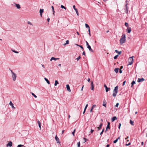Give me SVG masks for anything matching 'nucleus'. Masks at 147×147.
I'll return each instance as SVG.
<instances>
[{
	"instance_id": "f257e3e1",
	"label": "nucleus",
	"mask_w": 147,
	"mask_h": 147,
	"mask_svg": "<svg viewBox=\"0 0 147 147\" xmlns=\"http://www.w3.org/2000/svg\"><path fill=\"white\" fill-rule=\"evenodd\" d=\"M125 34H123L121 36V38L120 40V44L122 45L124 43L125 41Z\"/></svg>"
},
{
	"instance_id": "f03ea898",
	"label": "nucleus",
	"mask_w": 147,
	"mask_h": 147,
	"mask_svg": "<svg viewBox=\"0 0 147 147\" xmlns=\"http://www.w3.org/2000/svg\"><path fill=\"white\" fill-rule=\"evenodd\" d=\"M11 72V76L12 79V80L13 81H15L16 80L17 78L16 74L14 73L12 70H10Z\"/></svg>"
},
{
	"instance_id": "7ed1b4c3",
	"label": "nucleus",
	"mask_w": 147,
	"mask_h": 147,
	"mask_svg": "<svg viewBox=\"0 0 147 147\" xmlns=\"http://www.w3.org/2000/svg\"><path fill=\"white\" fill-rule=\"evenodd\" d=\"M118 86H117L115 87L113 91V97H115L116 96L118 92Z\"/></svg>"
},
{
	"instance_id": "20e7f679",
	"label": "nucleus",
	"mask_w": 147,
	"mask_h": 147,
	"mask_svg": "<svg viewBox=\"0 0 147 147\" xmlns=\"http://www.w3.org/2000/svg\"><path fill=\"white\" fill-rule=\"evenodd\" d=\"M133 56L130 57L128 59L129 65H131L133 62Z\"/></svg>"
},
{
	"instance_id": "39448f33",
	"label": "nucleus",
	"mask_w": 147,
	"mask_h": 147,
	"mask_svg": "<svg viewBox=\"0 0 147 147\" xmlns=\"http://www.w3.org/2000/svg\"><path fill=\"white\" fill-rule=\"evenodd\" d=\"M55 139L57 142V143H59L60 145V143L59 141V138L57 136V135H56L55 136Z\"/></svg>"
},
{
	"instance_id": "423d86ee",
	"label": "nucleus",
	"mask_w": 147,
	"mask_h": 147,
	"mask_svg": "<svg viewBox=\"0 0 147 147\" xmlns=\"http://www.w3.org/2000/svg\"><path fill=\"white\" fill-rule=\"evenodd\" d=\"M12 145V143L11 141H9V142L7 144L6 146L7 147H11Z\"/></svg>"
},
{
	"instance_id": "0eeeda50",
	"label": "nucleus",
	"mask_w": 147,
	"mask_h": 147,
	"mask_svg": "<svg viewBox=\"0 0 147 147\" xmlns=\"http://www.w3.org/2000/svg\"><path fill=\"white\" fill-rule=\"evenodd\" d=\"M14 4L17 9H20L21 8L20 5L19 4H17L14 3Z\"/></svg>"
},
{
	"instance_id": "6e6552de",
	"label": "nucleus",
	"mask_w": 147,
	"mask_h": 147,
	"mask_svg": "<svg viewBox=\"0 0 147 147\" xmlns=\"http://www.w3.org/2000/svg\"><path fill=\"white\" fill-rule=\"evenodd\" d=\"M104 86L105 88L106 91V92H108L109 90H110V88H108L106 84H104Z\"/></svg>"
},
{
	"instance_id": "1a4fd4ad",
	"label": "nucleus",
	"mask_w": 147,
	"mask_h": 147,
	"mask_svg": "<svg viewBox=\"0 0 147 147\" xmlns=\"http://www.w3.org/2000/svg\"><path fill=\"white\" fill-rule=\"evenodd\" d=\"M144 78H138V82H142L144 81Z\"/></svg>"
},
{
	"instance_id": "9d476101",
	"label": "nucleus",
	"mask_w": 147,
	"mask_h": 147,
	"mask_svg": "<svg viewBox=\"0 0 147 147\" xmlns=\"http://www.w3.org/2000/svg\"><path fill=\"white\" fill-rule=\"evenodd\" d=\"M59 58H55L53 57H52L51 59H50V61H52V60H54L55 61H56L57 60H59Z\"/></svg>"
},
{
	"instance_id": "9b49d317",
	"label": "nucleus",
	"mask_w": 147,
	"mask_h": 147,
	"mask_svg": "<svg viewBox=\"0 0 147 147\" xmlns=\"http://www.w3.org/2000/svg\"><path fill=\"white\" fill-rule=\"evenodd\" d=\"M87 47L89 49V51L92 52H93V51L92 49L90 46V45L87 46Z\"/></svg>"
},
{
	"instance_id": "f8f14e48",
	"label": "nucleus",
	"mask_w": 147,
	"mask_h": 147,
	"mask_svg": "<svg viewBox=\"0 0 147 147\" xmlns=\"http://www.w3.org/2000/svg\"><path fill=\"white\" fill-rule=\"evenodd\" d=\"M66 88L67 89V90L69 91V92H71V90L69 86V85L68 84H67L66 86Z\"/></svg>"
},
{
	"instance_id": "ddd939ff",
	"label": "nucleus",
	"mask_w": 147,
	"mask_h": 147,
	"mask_svg": "<svg viewBox=\"0 0 147 147\" xmlns=\"http://www.w3.org/2000/svg\"><path fill=\"white\" fill-rule=\"evenodd\" d=\"M9 105L11 106L12 108H13V109H15V107H14V106H13V103H12V102H11V101L9 103Z\"/></svg>"
},
{
	"instance_id": "4468645a",
	"label": "nucleus",
	"mask_w": 147,
	"mask_h": 147,
	"mask_svg": "<svg viewBox=\"0 0 147 147\" xmlns=\"http://www.w3.org/2000/svg\"><path fill=\"white\" fill-rule=\"evenodd\" d=\"M96 107V105H93L92 106V107L91 108V109H90V112H92L93 110V109L94 108V107Z\"/></svg>"
},
{
	"instance_id": "2eb2a0df",
	"label": "nucleus",
	"mask_w": 147,
	"mask_h": 147,
	"mask_svg": "<svg viewBox=\"0 0 147 147\" xmlns=\"http://www.w3.org/2000/svg\"><path fill=\"white\" fill-rule=\"evenodd\" d=\"M44 10L43 9H40L39 10V13L40 14V15L41 17L42 16V14Z\"/></svg>"
},
{
	"instance_id": "dca6fc26",
	"label": "nucleus",
	"mask_w": 147,
	"mask_h": 147,
	"mask_svg": "<svg viewBox=\"0 0 147 147\" xmlns=\"http://www.w3.org/2000/svg\"><path fill=\"white\" fill-rule=\"evenodd\" d=\"M102 124L101 123L100 125L99 126L97 127V128L98 129V130H99L102 127Z\"/></svg>"
},
{
	"instance_id": "f3484780",
	"label": "nucleus",
	"mask_w": 147,
	"mask_h": 147,
	"mask_svg": "<svg viewBox=\"0 0 147 147\" xmlns=\"http://www.w3.org/2000/svg\"><path fill=\"white\" fill-rule=\"evenodd\" d=\"M127 30V31L128 33H130L131 31V28L130 27H128Z\"/></svg>"
},
{
	"instance_id": "a211bd4d",
	"label": "nucleus",
	"mask_w": 147,
	"mask_h": 147,
	"mask_svg": "<svg viewBox=\"0 0 147 147\" xmlns=\"http://www.w3.org/2000/svg\"><path fill=\"white\" fill-rule=\"evenodd\" d=\"M106 102L105 100H104L103 102V105L105 107H106Z\"/></svg>"
},
{
	"instance_id": "6ab92c4d",
	"label": "nucleus",
	"mask_w": 147,
	"mask_h": 147,
	"mask_svg": "<svg viewBox=\"0 0 147 147\" xmlns=\"http://www.w3.org/2000/svg\"><path fill=\"white\" fill-rule=\"evenodd\" d=\"M110 123L109 122H108L107 123V129H110Z\"/></svg>"
},
{
	"instance_id": "aec40b11",
	"label": "nucleus",
	"mask_w": 147,
	"mask_h": 147,
	"mask_svg": "<svg viewBox=\"0 0 147 147\" xmlns=\"http://www.w3.org/2000/svg\"><path fill=\"white\" fill-rule=\"evenodd\" d=\"M117 119V117H113L112 118V121H114L115 120H116Z\"/></svg>"
},
{
	"instance_id": "412c9836",
	"label": "nucleus",
	"mask_w": 147,
	"mask_h": 147,
	"mask_svg": "<svg viewBox=\"0 0 147 147\" xmlns=\"http://www.w3.org/2000/svg\"><path fill=\"white\" fill-rule=\"evenodd\" d=\"M119 69V68H116L115 69H114V71H115V72L117 73L118 72Z\"/></svg>"
},
{
	"instance_id": "4be33fe9",
	"label": "nucleus",
	"mask_w": 147,
	"mask_h": 147,
	"mask_svg": "<svg viewBox=\"0 0 147 147\" xmlns=\"http://www.w3.org/2000/svg\"><path fill=\"white\" fill-rule=\"evenodd\" d=\"M45 80L46 81L47 83L48 84H50V82L46 78H44Z\"/></svg>"
},
{
	"instance_id": "5701e85b",
	"label": "nucleus",
	"mask_w": 147,
	"mask_h": 147,
	"mask_svg": "<svg viewBox=\"0 0 147 147\" xmlns=\"http://www.w3.org/2000/svg\"><path fill=\"white\" fill-rule=\"evenodd\" d=\"M38 126L40 128V130L41 129V123L39 121H38Z\"/></svg>"
},
{
	"instance_id": "b1692460",
	"label": "nucleus",
	"mask_w": 147,
	"mask_h": 147,
	"mask_svg": "<svg viewBox=\"0 0 147 147\" xmlns=\"http://www.w3.org/2000/svg\"><path fill=\"white\" fill-rule=\"evenodd\" d=\"M115 52L116 53H118V54H119V55L121 54V51H118L117 50H115Z\"/></svg>"
},
{
	"instance_id": "393cba45",
	"label": "nucleus",
	"mask_w": 147,
	"mask_h": 147,
	"mask_svg": "<svg viewBox=\"0 0 147 147\" xmlns=\"http://www.w3.org/2000/svg\"><path fill=\"white\" fill-rule=\"evenodd\" d=\"M59 83L57 81V80H55V83L54 84V85L55 86H56Z\"/></svg>"
},
{
	"instance_id": "a878e982",
	"label": "nucleus",
	"mask_w": 147,
	"mask_h": 147,
	"mask_svg": "<svg viewBox=\"0 0 147 147\" xmlns=\"http://www.w3.org/2000/svg\"><path fill=\"white\" fill-rule=\"evenodd\" d=\"M85 26L88 29L90 28V27L88 25V24H85Z\"/></svg>"
},
{
	"instance_id": "bb28decb",
	"label": "nucleus",
	"mask_w": 147,
	"mask_h": 147,
	"mask_svg": "<svg viewBox=\"0 0 147 147\" xmlns=\"http://www.w3.org/2000/svg\"><path fill=\"white\" fill-rule=\"evenodd\" d=\"M130 123L132 125H134V122L131 120H130Z\"/></svg>"
},
{
	"instance_id": "cd10ccee",
	"label": "nucleus",
	"mask_w": 147,
	"mask_h": 147,
	"mask_svg": "<svg viewBox=\"0 0 147 147\" xmlns=\"http://www.w3.org/2000/svg\"><path fill=\"white\" fill-rule=\"evenodd\" d=\"M61 8L64 9L65 10L66 9V8L63 5H61Z\"/></svg>"
},
{
	"instance_id": "c85d7f7f",
	"label": "nucleus",
	"mask_w": 147,
	"mask_h": 147,
	"mask_svg": "<svg viewBox=\"0 0 147 147\" xmlns=\"http://www.w3.org/2000/svg\"><path fill=\"white\" fill-rule=\"evenodd\" d=\"M69 43V41L68 40H67L66 41V43L64 44V45H65L67 44H68Z\"/></svg>"
},
{
	"instance_id": "c756f323",
	"label": "nucleus",
	"mask_w": 147,
	"mask_h": 147,
	"mask_svg": "<svg viewBox=\"0 0 147 147\" xmlns=\"http://www.w3.org/2000/svg\"><path fill=\"white\" fill-rule=\"evenodd\" d=\"M135 83H136V82H135V81H133L132 82H131V87H132V86H133V85L134 84H135Z\"/></svg>"
},
{
	"instance_id": "7c9ffc66",
	"label": "nucleus",
	"mask_w": 147,
	"mask_h": 147,
	"mask_svg": "<svg viewBox=\"0 0 147 147\" xmlns=\"http://www.w3.org/2000/svg\"><path fill=\"white\" fill-rule=\"evenodd\" d=\"M51 8L52 9L53 11V14L54 15L55 11H54V8L53 6H51Z\"/></svg>"
},
{
	"instance_id": "2f4dec72",
	"label": "nucleus",
	"mask_w": 147,
	"mask_h": 147,
	"mask_svg": "<svg viewBox=\"0 0 147 147\" xmlns=\"http://www.w3.org/2000/svg\"><path fill=\"white\" fill-rule=\"evenodd\" d=\"M11 51H13V52H14V53H19V52L17 51H16L14 50H13V49H12L11 50Z\"/></svg>"
},
{
	"instance_id": "473e14b6",
	"label": "nucleus",
	"mask_w": 147,
	"mask_h": 147,
	"mask_svg": "<svg viewBox=\"0 0 147 147\" xmlns=\"http://www.w3.org/2000/svg\"><path fill=\"white\" fill-rule=\"evenodd\" d=\"M127 4H126L125 5V6H126V13H128V8H127Z\"/></svg>"
},
{
	"instance_id": "72a5a7b5",
	"label": "nucleus",
	"mask_w": 147,
	"mask_h": 147,
	"mask_svg": "<svg viewBox=\"0 0 147 147\" xmlns=\"http://www.w3.org/2000/svg\"><path fill=\"white\" fill-rule=\"evenodd\" d=\"M75 11H76V14H77V15L78 16H79V13H78V12L77 9H75Z\"/></svg>"
},
{
	"instance_id": "f704fd0d",
	"label": "nucleus",
	"mask_w": 147,
	"mask_h": 147,
	"mask_svg": "<svg viewBox=\"0 0 147 147\" xmlns=\"http://www.w3.org/2000/svg\"><path fill=\"white\" fill-rule=\"evenodd\" d=\"M77 147H80V142L77 143Z\"/></svg>"
},
{
	"instance_id": "c9c22d12",
	"label": "nucleus",
	"mask_w": 147,
	"mask_h": 147,
	"mask_svg": "<svg viewBox=\"0 0 147 147\" xmlns=\"http://www.w3.org/2000/svg\"><path fill=\"white\" fill-rule=\"evenodd\" d=\"M32 94L35 98H36L37 97V96L36 95H35L34 93H32Z\"/></svg>"
},
{
	"instance_id": "e433bc0d",
	"label": "nucleus",
	"mask_w": 147,
	"mask_h": 147,
	"mask_svg": "<svg viewBox=\"0 0 147 147\" xmlns=\"http://www.w3.org/2000/svg\"><path fill=\"white\" fill-rule=\"evenodd\" d=\"M27 23L28 24L33 26L32 24L30 21H28Z\"/></svg>"
},
{
	"instance_id": "4c0bfd02",
	"label": "nucleus",
	"mask_w": 147,
	"mask_h": 147,
	"mask_svg": "<svg viewBox=\"0 0 147 147\" xmlns=\"http://www.w3.org/2000/svg\"><path fill=\"white\" fill-rule=\"evenodd\" d=\"M75 131H76V129H75L72 132V134H73V135L74 136V134L75 132Z\"/></svg>"
},
{
	"instance_id": "58836bf2",
	"label": "nucleus",
	"mask_w": 147,
	"mask_h": 147,
	"mask_svg": "<svg viewBox=\"0 0 147 147\" xmlns=\"http://www.w3.org/2000/svg\"><path fill=\"white\" fill-rule=\"evenodd\" d=\"M118 55H116L114 57V59H116L117 58V57H118Z\"/></svg>"
},
{
	"instance_id": "ea45409f",
	"label": "nucleus",
	"mask_w": 147,
	"mask_h": 147,
	"mask_svg": "<svg viewBox=\"0 0 147 147\" xmlns=\"http://www.w3.org/2000/svg\"><path fill=\"white\" fill-rule=\"evenodd\" d=\"M91 89L92 90H94V86H91Z\"/></svg>"
},
{
	"instance_id": "a19ab883",
	"label": "nucleus",
	"mask_w": 147,
	"mask_h": 147,
	"mask_svg": "<svg viewBox=\"0 0 147 147\" xmlns=\"http://www.w3.org/2000/svg\"><path fill=\"white\" fill-rule=\"evenodd\" d=\"M125 26L126 27H128V23L125 22Z\"/></svg>"
},
{
	"instance_id": "79ce46f5",
	"label": "nucleus",
	"mask_w": 147,
	"mask_h": 147,
	"mask_svg": "<svg viewBox=\"0 0 147 147\" xmlns=\"http://www.w3.org/2000/svg\"><path fill=\"white\" fill-rule=\"evenodd\" d=\"M81 57L80 56H79L78 58H76V59L78 61L80 58Z\"/></svg>"
},
{
	"instance_id": "37998d69",
	"label": "nucleus",
	"mask_w": 147,
	"mask_h": 147,
	"mask_svg": "<svg viewBox=\"0 0 147 147\" xmlns=\"http://www.w3.org/2000/svg\"><path fill=\"white\" fill-rule=\"evenodd\" d=\"M22 146H23V145L21 144H19L17 146V147H21Z\"/></svg>"
},
{
	"instance_id": "c03bdc74",
	"label": "nucleus",
	"mask_w": 147,
	"mask_h": 147,
	"mask_svg": "<svg viewBox=\"0 0 147 147\" xmlns=\"http://www.w3.org/2000/svg\"><path fill=\"white\" fill-rule=\"evenodd\" d=\"M118 141L117 139H116L113 141V143H116Z\"/></svg>"
},
{
	"instance_id": "a18cd8bd",
	"label": "nucleus",
	"mask_w": 147,
	"mask_h": 147,
	"mask_svg": "<svg viewBox=\"0 0 147 147\" xmlns=\"http://www.w3.org/2000/svg\"><path fill=\"white\" fill-rule=\"evenodd\" d=\"M88 106V104H87L86 105V106H85V107L84 108V109L85 110H86V109L87 107Z\"/></svg>"
},
{
	"instance_id": "49530a36",
	"label": "nucleus",
	"mask_w": 147,
	"mask_h": 147,
	"mask_svg": "<svg viewBox=\"0 0 147 147\" xmlns=\"http://www.w3.org/2000/svg\"><path fill=\"white\" fill-rule=\"evenodd\" d=\"M86 45L87 47L89 45L88 44V42H87V41H86Z\"/></svg>"
},
{
	"instance_id": "de8ad7c7",
	"label": "nucleus",
	"mask_w": 147,
	"mask_h": 147,
	"mask_svg": "<svg viewBox=\"0 0 147 147\" xmlns=\"http://www.w3.org/2000/svg\"><path fill=\"white\" fill-rule=\"evenodd\" d=\"M121 125V123H119V126H118V128L119 129H120Z\"/></svg>"
},
{
	"instance_id": "09e8293b",
	"label": "nucleus",
	"mask_w": 147,
	"mask_h": 147,
	"mask_svg": "<svg viewBox=\"0 0 147 147\" xmlns=\"http://www.w3.org/2000/svg\"><path fill=\"white\" fill-rule=\"evenodd\" d=\"M91 86H94V84H93V82L92 81L91 82Z\"/></svg>"
},
{
	"instance_id": "8fccbe9b",
	"label": "nucleus",
	"mask_w": 147,
	"mask_h": 147,
	"mask_svg": "<svg viewBox=\"0 0 147 147\" xmlns=\"http://www.w3.org/2000/svg\"><path fill=\"white\" fill-rule=\"evenodd\" d=\"M119 104L118 103H117L116 104V105L115 106L116 107H117L119 105Z\"/></svg>"
},
{
	"instance_id": "3c124183",
	"label": "nucleus",
	"mask_w": 147,
	"mask_h": 147,
	"mask_svg": "<svg viewBox=\"0 0 147 147\" xmlns=\"http://www.w3.org/2000/svg\"><path fill=\"white\" fill-rule=\"evenodd\" d=\"M126 82V81H124L123 82V84H122V85L123 86H124L125 85V82Z\"/></svg>"
},
{
	"instance_id": "603ef678",
	"label": "nucleus",
	"mask_w": 147,
	"mask_h": 147,
	"mask_svg": "<svg viewBox=\"0 0 147 147\" xmlns=\"http://www.w3.org/2000/svg\"><path fill=\"white\" fill-rule=\"evenodd\" d=\"M73 8L75 10V9H77L75 8V5H74L73 6Z\"/></svg>"
},
{
	"instance_id": "864d4df0",
	"label": "nucleus",
	"mask_w": 147,
	"mask_h": 147,
	"mask_svg": "<svg viewBox=\"0 0 147 147\" xmlns=\"http://www.w3.org/2000/svg\"><path fill=\"white\" fill-rule=\"evenodd\" d=\"M130 144H131V143H129L128 144H126V146H128Z\"/></svg>"
},
{
	"instance_id": "5fc2aeb1",
	"label": "nucleus",
	"mask_w": 147,
	"mask_h": 147,
	"mask_svg": "<svg viewBox=\"0 0 147 147\" xmlns=\"http://www.w3.org/2000/svg\"><path fill=\"white\" fill-rule=\"evenodd\" d=\"M83 139L84 140H85V141H84V143H85V142L87 141V139L86 138H83Z\"/></svg>"
},
{
	"instance_id": "6e6d98bb",
	"label": "nucleus",
	"mask_w": 147,
	"mask_h": 147,
	"mask_svg": "<svg viewBox=\"0 0 147 147\" xmlns=\"http://www.w3.org/2000/svg\"><path fill=\"white\" fill-rule=\"evenodd\" d=\"M94 131V130L92 129H91V131H90V132L91 133H92Z\"/></svg>"
},
{
	"instance_id": "4d7b16f0",
	"label": "nucleus",
	"mask_w": 147,
	"mask_h": 147,
	"mask_svg": "<svg viewBox=\"0 0 147 147\" xmlns=\"http://www.w3.org/2000/svg\"><path fill=\"white\" fill-rule=\"evenodd\" d=\"M82 55H84L85 56V52L84 51L83 52Z\"/></svg>"
},
{
	"instance_id": "13d9d810",
	"label": "nucleus",
	"mask_w": 147,
	"mask_h": 147,
	"mask_svg": "<svg viewBox=\"0 0 147 147\" xmlns=\"http://www.w3.org/2000/svg\"><path fill=\"white\" fill-rule=\"evenodd\" d=\"M122 71L121 69H120V70H119V73H122Z\"/></svg>"
},
{
	"instance_id": "bf43d9fd",
	"label": "nucleus",
	"mask_w": 147,
	"mask_h": 147,
	"mask_svg": "<svg viewBox=\"0 0 147 147\" xmlns=\"http://www.w3.org/2000/svg\"><path fill=\"white\" fill-rule=\"evenodd\" d=\"M50 20V19L49 18H48L47 19V20L48 22H49Z\"/></svg>"
},
{
	"instance_id": "052dcab7",
	"label": "nucleus",
	"mask_w": 147,
	"mask_h": 147,
	"mask_svg": "<svg viewBox=\"0 0 147 147\" xmlns=\"http://www.w3.org/2000/svg\"><path fill=\"white\" fill-rule=\"evenodd\" d=\"M79 47H80L82 49H83V47L81 45H80Z\"/></svg>"
},
{
	"instance_id": "680f3d73",
	"label": "nucleus",
	"mask_w": 147,
	"mask_h": 147,
	"mask_svg": "<svg viewBox=\"0 0 147 147\" xmlns=\"http://www.w3.org/2000/svg\"><path fill=\"white\" fill-rule=\"evenodd\" d=\"M90 79L89 78L88 80V82H90Z\"/></svg>"
},
{
	"instance_id": "e2e57ef3",
	"label": "nucleus",
	"mask_w": 147,
	"mask_h": 147,
	"mask_svg": "<svg viewBox=\"0 0 147 147\" xmlns=\"http://www.w3.org/2000/svg\"><path fill=\"white\" fill-rule=\"evenodd\" d=\"M65 131L64 130H63L62 131V134H63L64 132Z\"/></svg>"
},
{
	"instance_id": "0e129e2a",
	"label": "nucleus",
	"mask_w": 147,
	"mask_h": 147,
	"mask_svg": "<svg viewBox=\"0 0 147 147\" xmlns=\"http://www.w3.org/2000/svg\"><path fill=\"white\" fill-rule=\"evenodd\" d=\"M103 133V132L102 131L100 133V135H101Z\"/></svg>"
},
{
	"instance_id": "69168bd1",
	"label": "nucleus",
	"mask_w": 147,
	"mask_h": 147,
	"mask_svg": "<svg viewBox=\"0 0 147 147\" xmlns=\"http://www.w3.org/2000/svg\"><path fill=\"white\" fill-rule=\"evenodd\" d=\"M88 31L89 32V33H90V28L88 29Z\"/></svg>"
},
{
	"instance_id": "338daca9",
	"label": "nucleus",
	"mask_w": 147,
	"mask_h": 147,
	"mask_svg": "<svg viewBox=\"0 0 147 147\" xmlns=\"http://www.w3.org/2000/svg\"><path fill=\"white\" fill-rule=\"evenodd\" d=\"M123 66H121V67H120V69H123Z\"/></svg>"
},
{
	"instance_id": "774afa93",
	"label": "nucleus",
	"mask_w": 147,
	"mask_h": 147,
	"mask_svg": "<svg viewBox=\"0 0 147 147\" xmlns=\"http://www.w3.org/2000/svg\"><path fill=\"white\" fill-rule=\"evenodd\" d=\"M109 144H107L106 146V147H109Z\"/></svg>"
}]
</instances>
